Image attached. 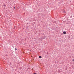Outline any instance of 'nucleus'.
<instances>
[{
	"label": "nucleus",
	"instance_id": "obj_1",
	"mask_svg": "<svg viewBox=\"0 0 74 74\" xmlns=\"http://www.w3.org/2000/svg\"><path fill=\"white\" fill-rule=\"evenodd\" d=\"M63 33L64 34H66V32L65 31H64L63 32Z\"/></svg>",
	"mask_w": 74,
	"mask_h": 74
},
{
	"label": "nucleus",
	"instance_id": "obj_2",
	"mask_svg": "<svg viewBox=\"0 0 74 74\" xmlns=\"http://www.w3.org/2000/svg\"><path fill=\"white\" fill-rule=\"evenodd\" d=\"M42 58V57H41V56H39V58H40V59H41V58Z\"/></svg>",
	"mask_w": 74,
	"mask_h": 74
},
{
	"label": "nucleus",
	"instance_id": "obj_3",
	"mask_svg": "<svg viewBox=\"0 0 74 74\" xmlns=\"http://www.w3.org/2000/svg\"><path fill=\"white\" fill-rule=\"evenodd\" d=\"M15 51H16V50H17V49H16V48H15Z\"/></svg>",
	"mask_w": 74,
	"mask_h": 74
},
{
	"label": "nucleus",
	"instance_id": "obj_4",
	"mask_svg": "<svg viewBox=\"0 0 74 74\" xmlns=\"http://www.w3.org/2000/svg\"><path fill=\"white\" fill-rule=\"evenodd\" d=\"M4 7H5V6H6V5H4Z\"/></svg>",
	"mask_w": 74,
	"mask_h": 74
},
{
	"label": "nucleus",
	"instance_id": "obj_5",
	"mask_svg": "<svg viewBox=\"0 0 74 74\" xmlns=\"http://www.w3.org/2000/svg\"><path fill=\"white\" fill-rule=\"evenodd\" d=\"M67 21H68V20H69V19L67 18Z\"/></svg>",
	"mask_w": 74,
	"mask_h": 74
},
{
	"label": "nucleus",
	"instance_id": "obj_6",
	"mask_svg": "<svg viewBox=\"0 0 74 74\" xmlns=\"http://www.w3.org/2000/svg\"><path fill=\"white\" fill-rule=\"evenodd\" d=\"M64 12V13H66V12L65 11Z\"/></svg>",
	"mask_w": 74,
	"mask_h": 74
},
{
	"label": "nucleus",
	"instance_id": "obj_7",
	"mask_svg": "<svg viewBox=\"0 0 74 74\" xmlns=\"http://www.w3.org/2000/svg\"><path fill=\"white\" fill-rule=\"evenodd\" d=\"M63 10L64 11H65V10L64 9Z\"/></svg>",
	"mask_w": 74,
	"mask_h": 74
},
{
	"label": "nucleus",
	"instance_id": "obj_8",
	"mask_svg": "<svg viewBox=\"0 0 74 74\" xmlns=\"http://www.w3.org/2000/svg\"><path fill=\"white\" fill-rule=\"evenodd\" d=\"M14 9H16L15 8V7H14Z\"/></svg>",
	"mask_w": 74,
	"mask_h": 74
}]
</instances>
